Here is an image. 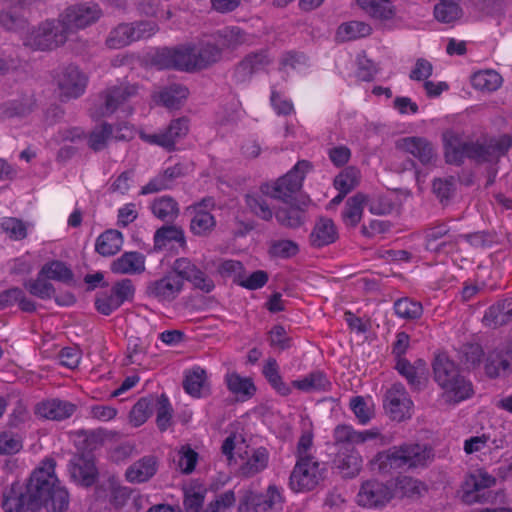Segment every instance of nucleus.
Returning a JSON list of instances; mask_svg holds the SVG:
<instances>
[{
  "instance_id": "25",
  "label": "nucleus",
  "mask_w": 512,
  "mask_h": 512,
  "mask_svg": "<svg viewBox=\"0 0 512 512\" xmlns=\"http://www.w3.org/2000/svg\"><path fill=\"white\" fill-rule=\"evenodd\" d=\"M334 462L345 477L356 476L362 467V457L355 446L340 447Z\"/></svg>"
},
{
  "instance_id": "61",
  "label": "nucleus",
  "mask_w": 512,
  "mask_h": 512,
  "mask_svg": "<svg viewBox=\"0 0 512 512\" xmlns=\"http://www.w3.org/2000/svg\"><path fill=\"white\" fill-rule=\"evenodd\" d=\"M205 494L206 491L203 489H186L183 500L185 512H200L204 504Z\"/></svg>"
},
{
  "instance_id": "52",
  "label": "nucleus",
  "mask_w": 512,
  "mask_h": 512,
  "mask_svg": "<svg viewBox=\"0 0 512 512\" xmlns=\"http://www.w3.org/2000/svg\"><path fill=\"white\" fill-rule=\"evenodd\" d=\"M245 201L249 211L256 217L264 221H270L273 218V211L263 195L248 194Z\"/></svg>"
},
{
  "instance_id": "54",
  "label": "nucleus",
  "mask_w": 512,
  "mask_h": 512,
  "mask_svg": "<svg viewBox=\"0 0 512 512\" xmlns=\"http://www.w3.org/2000/svg\"><path fill=\"white\" fill-rule=\"evenodd\" d=\"M461 15V7L453 1L440 0V2L434 7L435 18L443 23L453 22L459 19Z\"/></svg>"
},
{
  "instance_id": "50",
  "label": "nucleus",
  "mask_w": 512,
  "mask_h": 512,
  "mask_svg": "<svg viewBox=\"0 0 512 512\" xmlns=\"http://www.w3.org/2000/svg\"><path fill=\"white\" fill-rule=\"evenodd\" d=\"M329 385L330 382L327 377L320 371L312 372L301 380L292 381L293 387L305 392L311 390H326Z\"/></svg>"
},
{
  "instance_id": "24",
  "label": "nucleus",
  "mask_w": 512,
  "mask_h": 512,
  "mask_svg": "<svg viewBox=\"0 0 512 512\" xmlns=\"http://www.w3.org/2000/svg\"><path fill=\"white\" fill-rule=\"evenodd\" d=\"M281 502V493L275 485H269L266 493L250 492L245 497V504L250 505L254 512H274Z\"/></svg>"
},
{
  "instance_id": "28",
  "label": "nucleus",
  "mask_w": 512,
  "mask_h": 512,
  "mask_svg": "<svg viewBox=\"0 0 512 512\" xmlns=\"http://www.w3.org/2000/svg\"><path fill=\"white\" fill-rule=\"evenodd\" d=\"M512 320V298L503 299L491 305L485 312L482 322L489 328H497Z\"/></svg>"
},
{
  "instance_id": "26",
  "label": "nucleus",
  "mask_w": 512,
  "mask_h": 512,
  "mask_svg": "<svg viewBox=\"0 0 512 512\" xmlns=\"http://www.w3.org/2000/svg\"><path fill=\"white\" fill-rule=\"evenodd\" d=\"M337 239L338 230L333 220L326 217L319 218L310 234L311 245L321 248L334 243Z\"/></svg>"
},
{
  "instance_id": "31",
  "label": "nucleus",
  "mask_w": 512,
  "mask_h": 512,
  "mask_svg": "<svg viewBox=\"0 0 512 512\" xmlns=\"http://www.w3.org/2000/svg\"><path fill=\"white\" fill-rule=\"evenodd\" d=\"M289 207L279 208L275 217L280 225L288 228H297L303 224L304 208L307 201H296L288 203Z\"/></svg>"
},
{
  "instance_id": "10",
  "label": "nucleus",
  "mask_w": 512,
  "mask_h": 512,
  "mask_svg": "<svg viewBox=\"0 0 512 512\" xmlns=\"http://www.w3.org/2000/svg\"><path fill=\"white\" fill-rule=\"evenodd\" d=\"M53 78L62 100L80 97L85 92L88 80L86 75L73 64L59 67L55 70Z\"/></svg>"
},
{
  "instance_id": "15",
  "label": "nucleus",
  "mask_w": 512,
  "mask_h": 512,
  "mask_svg": "<svg viewBox=\"0 0 512 512\" xmlns=\"http://www.w3.org/2000/svg\"><path fill=\"white\" fill-rule=\"evenodd\" d=\"M189 131V120L186 117L174 119L168 127L159 133L148 134L140 132V138L145 142L174 150L176 141L187 135Z\"/></svg>"
},
{
  "instance_id": "1",
  "label": "nucleus",
  "mask_w": 512,
  "mask_h": 512,
  "mask_svg": "<svg viewBox=\"0 0 512 512\" xmlns=\"http://www.w3.org/2000/svg\"><path fill=\"white\" fill-rule=\"evenodd\" d=\"M444 140L445 160L453 165H461L465 158L478 164L497 163L512 147V136L508 134L476 141H463L460 136L450 132L444 134Z\"/></svg>"
},
{
  "instance_id": "2",
  "label": "nucleus",
  "mask_w": 512,
  "mask_h": 512,
  "mask_svg": "<svg viewBox=\"0 0 512 512\" xmlns=\"http://www.w3.org/2000/svg\"><path fill=\"white\" fill-rule=\"evenodd\" d=\"M432 448L418 443H405L379 452L373 464L381 473L397 469L425 467L433 460Z\"/></svg>"
},
{
  "instance_id": "11",
  "label": "nucleus",
  "mask_w": 512,
  "mask_h": 512,
  "mask_svg": "<svg viewBox=\"0 0 512 512\" xmlns=\"http://www.w3.org/2000/svg\"><path fill=\"white\" fill-rule=\"evenodd\" d=\"M157 65L164 69L196 72L194 46L164 48L155 57Z\"/></svg>"
},
{
  "instance_id": "63",
  "label": "nucleus",
  "mask_w": 512,
  "mask_h": 512,
  "mask_svg": "<svg viewBox=\"0 0 512 512\" xmlns=\"http://www.w3.org/2000/svg\"><path fill=\"white\" fill-rule=\"evenodd\" d=\"M152 413V403L147 398L139 399L130 411V421L135 426L142 425Z\"/></svg>"
},
{
  "instance_id": "14",
  "label": "nucleus",
  "mask_w": 512,
  "mask_h": 512,
  "mask_svg": "<svg viewBox=\"0 0 512 512\" xmlns=\"http://www.w3.org/2000/svg\"><path fill=\"white\" fill-rule=\"evenodd\" d=\"M138 85L121 83L108 87L101 93L103 106L99 116H109L120 108H124L133 98L138 95Z\"/></svg>"
},
{
  "instance_id": "44",
  "label": "nucleus",
  "mask_w": 512,
  "mask_h": 512,
  "mask_svg": "<svg viewBox=\"0 0 512 512\" xmlns=\"http://www.w3.org/2000/svg\"><path fill=\"white\" fill-rule=\"evenodd\" d=\"M134 28L131 24L122 23L111 30L106 39V44L109 48L119 49L129 45L135 41L133 35Z\"/></svg>"
},
{
  "instance_id": "38",
  "label": "nucleus",
  "mask_w": 512,
  "mask_h": 512,
  "mask_svg": "<svg viewBox=\"0 0 512 512\" xmlns=\"http://www.w3.org/2000/svg\"><path fill=\"white\" fill-rule=\"evenodd\" d=\"M221 48L215 43H205L200 48L194 46L196 71L206 69L221 58Z\"/></svg>"
},
{
  "instance_id": "45",
  "label": "nucleus",
  "mask_w": 512,
  "mask_h": 512,
  "mask_svg": "<svg viewBox=\"0 0 512 512\" xmlns=\"http://www.w3.org/2000/svg\"><path fill=\"white\" fill-rule=\"evenodd\" d=\"M24 287L31 295L43 300L55 297L56 291L53 284L49 282L48 278L41 275V270L39 271L37 278L26 281L24 283Z\"/></svg>"
},
{
  "instance_id": "64",
  "label": "nucleus",
  "mask_w": 512,
  "mask_h": 512,
  "mask_svg": "<svg viewBox=\"0 0 512 512\" xmlns=\"http://www.w3.org/2000/svg\"><path fill=\"white\" fill-rule=\"evenodd\" d=\"M178 459L174 461L177 462V466L182 473L190 474L195 469L198 454L189 446H184L177 454Z\"/></svg>"
},
{
  "instance_id": "27",
  "label": "nucleus",
  "mask_w": 512,
  "mask_h": 512,
  "mask_svg": "<svg viewBox=\"0 0 512 512\" xmlns=\"http://www.w3.org/2000/svg\"><path fill=\"white\" fill-rule=\"evenodd\" d=\"M157 469V458L154 455H147L129 466L126 478L131 483H144L156 474Z\"/></svg>"
},
{
  "instance_id": "6",
  "label": "nucleus",
  "mask_w": 512,
  "mask_h": 512,
  "mask_svg": "<svg viewBox=\"0 0 512 512\" xmlns=\"http://www.w3.org/2000/svg\"><path fill=\"white\" fill-rule=\"evenodd\" d=\"M312 168L311 162L300 160L284 176L278 178L272 185L263 184L260 190L262 194L269 195L284 203L306 201V198L300 195V191L306 173Z\"/></svg>"
},
{
  "instance_id": "8",
  "label": "nucleus",
  "mask_w": 512,
  "mask_h": 512,
  "mask_svg": "<svg viewBox=\"0 0 512 512\" xmlns=\"http://www.w3.org/2000/svg\"><path fill=\"white\" fill-rule=\"evenodd\" d=\"M496 478L484 469H478L470 474L462 485L461 500L468 505L487 503L492 493L487 489L496 485Z\"/></svg>"
},
{
  "instance_id": "47",
  "label": "nucleus",
  "mask_w": 512,
  "mask_h": 512,
  "mask_svg": "<svg viewBox=\"0 0 512 512\" xmlns=\"http://www.w3.org/2000/svg\"><path fill=\"white\" fill-rule=\"evenodd\" d=\"M394 311L402 319L416 320L422 316L423 307L420 302L405 297L395 301Z\"/></svg>"
},
{
  "instance_id": "33",
  "label": "nucleus",
  "mask_w": 512,
  "mask_h": 512,
  "mask_svg": "<svg viewBox=\"0 0 512 512\" xmlns=\"http://www.w3.org/2000/svg\"><path fill=\"white\" fill-rule=\"evenodd\" d=\"M366 200V196L362 193H357L347 199L341 213L342 220L347 227L354 228L359 224L363 216Z\"/></svg>"
},
{
  "instance_id": "9",
  "label": "nucleus",
  "mask_w": 512,
  "mask_h": 512,
  "mask_svg": "<svg viewBox=\"0 0 512 512\" xmlns=\"http://www.w3.org/2000/svg\"><path fill=\"white\" fill-rule=\"evenodd\" d=\"M102 16V10L96 3H79L67 7L60 15L68 34L77 32L96 23Z\"/></svg>"
},
{
  "instance_id": "62",
  "label": "nucleus",
  "mask_w": 512,
  "mask_h": 512,
  "mask_svg": "<svg viewBox=\"0 0 512 512\" xmlns=\"http://www.w3.org/2000/svg\"><path fill=\"white\" fill-rule=\"evenodd\" d=\"M299 252L297 243L292 240L274 241L269 249V253L273 257L287 259L295 256Z\"/></svg>"
},
{
  "instance_id": "20",
  "label": "nucleus",
  "mask_w": 512,
  "mask_h": 512,
  "mask_svg": "<svg viewBox=\"0 0 512 512\" xmlns=\"http://www.w3.org/2000/svg\"><path fill=\"white\" fill-rule=\"evenodd\" d=\"M271 62L272 59L265 50L250 53L235 67L233 79L236 83H244L250 80L254 73L265 69Z\"/></svg>"
},
{
  "instance_id": "57",
  "label": "nucleus",
  "mask_w": 512,
  "mask_h": 512,
  "mask_svg": "<svg viewBox=\"0 0 512 512\" xmlns=\"http://www.w3.org/2000/svg\"><path fill=\"white\" fill-rule=\"evenodd\" d=\"M0 229L12 240H22L27 236L26 224L14 217H5L0 220Z\"/></svg>"
},
{
  "instance_id": "4",
  "label": "nucleus",
  "mask_w": 512,
  "mask_h": 512,
  "mask_svg": "<svg viewBox=\"0 0 512 512\" xmlns=\"http://www.w3.org/2000/svg\"><path fill=\"white\" fill-rule=\"evenodd\" d=\"M56 461L53 458H45L41 462V466L35 469L39 472L40 480H44L40 490L41 507H45L48 512H66L69 507V493L67 489L60 485L55 475Z\"/></svg>"
},
{
  "instance_id": "22",
  "label": "nucleus",
  "mask_w": 512,
  "mask_h": 512,
  "mask_svg": "<svg viewBox=\"0 0 512 512\" xmlns=\"http://www.w3.org/2000/svg\"><path fill=\"white\" fill-rule=\"evenodd\" d=\"M71 478L85 487L92 486L98 476L94 458L91 455H76L69 464Z\"/></svg>"
},
{
  "instance_id": "21",
  "label": "nucleus",
  "mask_w": 512,
  "mask_h": 512,
  "mask_svg": "<svg viewBox=\"0 0 512 512\" xmlns=\"http://www.w3.org/2000/svg\"><path fill=\"white\" fill-rule=\"evenodd\" d=\"M379 437L381 433L377 428L357 431L351 425L339 424L333 430L334 444L340 447L355 446Z\"/></svg>"
},
{
  "instance_id": "41",
  "label": "nucleus",
  "mask_w": 512,
  "mask_h": 512,
  "mask_svg": "<svg viewBox=\"0 0 512 512\" xmlns=\"http://www.w3.org/2000/svg\"><path fill=\"white\" fill-rule=\"evenodd\" d=\"M471 83L478 90L491 92L501 86L502 77L494 70L478 71L472 75Z\"/></svg>"
},
{
  "instance_id": "13",
  "label": "nucleus",
  "mask_w": 512,
  "mask_h": 512,
  "mask_svg": "<svg viewBox=\"0 0 512 512\" xmlns=\"http://www.w3.org/2000/svg\"><path fill=\"white\" fill-rule=\"evenodd\" d=\"M171 270L173 273L177 274L183 282L185 280L190 282L195 289L210 293L215 288L212 278L189 258H177L173 262Z\"/></svg>"
},
{
  "instance_id": "19",
  "label": "nucleus",
  "mask_w": 512,
  "mask_h": 512,
  "mask_svg": "<svg viewBox=\"0 0 512 512\" xmlns=\"http://www.w3.org/2000/svg\"><path fill=\"white\" fill-rule=\"evenodd\" d=\"M397 149L411 154L423 165H433L437 153L431 142L422 137H405L397 141Z\"/></svg>"
},
{
  "instance_id": "17",
  "label": "nucleus",
  "mask_w": 512,
  "mask_h": 512,
  "mask_svg": "<svg viewBox=\"0 0 512 512\" xmlns=\"http://www.w3.org/2000/svg\"><path fill=\"white\" fill-rule=\"evenodd\" d=\"M183 288L182 279L171 270L160 279L150 281L146 286V294L159 302H172Z\"/></svg>"
},
{
  "instance_id": "48",
  "label": "nucleus",
  "mask_w": 512,
  "mask_h": 512,
  "mask_svg": "<svg viewBox=\"0 0 512 512\" xmlns=\"http://www.w3.org/2000/svg\"><path fill=\"white\" fill-rule=\"evenodd\" d=\"M371 33V27L361 21H350L343 23L338 27L337 36L342 41H350L360 37L368 36Z\"/></svg>"
},
{
  "instance_id": "59",
  "label": "nucleus",
  "mask_w": 512,
  "mask_h": 512,
  "mask_svg": "<svg viewBox=\"0 0 512 512\" xmlns=\"http://www.w3.org/2000/svg\"><path fill=\"white\" fill-rule=\"evenodd\" d=\"M116 432L109 431L104 428H97L93 430H82L79 435L84 437V441L86 445L90 449H95L98 446L104 444V442L108 439H112L116 436Z\"/></svg>"
},
{
  "instance_id": "5",
  "label": "nucleus",
  "mask_w": 512,
  "mask_h": 512,
  "mask_svg": "<svg viewBox=\"0 0 512 512\" xmlns=\"http://www.w3.org/2000/svg\"><path fill=\"white\" fill-rule=\"evenodd\" d=\"M38 474L39 472L33 471L25 488L19 482L4 487L1 507L5 512H36L39 510L40 485L45 483L44 480L36 477Z\"/></svg>"
},
{
  "instance_id": "53",
  "label": "nucleus",
  "mask_w": 512,
  "mask_h": 512,
  "mask_svg": "<svg viewBox=\"0 0 512 512\" xmlns=\"http://www.w3.org/2000/svg\"><path fill=\"white\" fill-rule=\"evenodd\" d=\"M206 379V372L200 367L193 368L185 374L183 388L193 397H199Z\"/></svg>"
},
{
  "instance_id": "37",
  "label": "nucleus",
  "mask_w": 512,
  "mask_h": 512,
  "mask_svg": "<svg viewBox=\"0 0 512 512\" xmlns=\"http://www.w3.org/2000/svg\"><path fill=\"white\" fill-rule=\"evenodd\" d=\"M122 243L121 232L111 229L103 232L97 238L95 249L102 256H112L121 249Z\"/></svg>"
},
{
  "instance_id": "18",
  "label": "nucleus",
  "mask_w": 512,
  "mask_h": 512,
  "mask_svg": "<svg viewBox=\"0 0 512 512\" xmlns=\"http://www.w3.org/2000/svg\"><path fill=\"white\" fill-rule=\"evenodd\" d=\"M393 497L391 489L384 483L371 479L365 481L358 492V504L363 507L385 506Z\"/></svg>"
},
{
  "instance_id": "39",
  "label": "nucleus",
  "mask_w": 512,
  "mask_h": 512,
  "mask_svg": "<svg viewBox=\"0 0 512 512\" xmlns=\"http://www.w3.org/2000/svg\"><path fill=\"white\" fill-rule=\"evenodd\" d=\"M41 275L49 280L59 281L65 284L73 282V271L62 261L53 260L44 264L41 268Z\"/></svg>"
},
{
  "instance_id": "12",
  "label": "nucleus",
  "mask_w": 512,
  "mask_h": 512,
  "mask_svg": "<svg viewBox=\"0 0 512 512\" xmlns=\"http://www.w3.org/2000/svg\"><path fill=\"white\" fill-rule=\"evenodd\" d=\"M384 407L394 421H404L411 418L413 402L401 383H395L385 394Z\"/></svg>"
},
{
  "instance_id": "16",
  "label": "nucleus",
  "mask_w": 512,
  "mask_h": 512,
  "mask_svg": "<svg viewBox=\"0 0 512 512\" xmlns=\"http://www.w3.org/2000/svg\"><path fill=\"white\" fill-rule=\"evenodd\" d=\"M68 32L62 21L41 23L33 34V43L39 50H52L63 45L68 39Z\"/></svg>"
},
{
  "instance_id": "36",
  "label": "nucleus",
  "mask_w": 512,
  "mask_h": 512,
  "mask_svg": "<svg viewBox=\"0 0 512 512\" xmlns=\"http://www.w3.org/2000/svg\"><path fill=\"white\" fill-rule=\"evenodd\" d=\"M114 132V125L108 122H102L95 126L87 136L88 147L94 151L99 152L104 150L109 140L112 139Z\"/></svg>"
},
{
  "instance_id": "7",
  "label": "nucleus",
  "mask_w": 512,
  "mask_h": 512,
  "mask_svg": "<svg viewBox=\"0 0 512 512\" xmlns=\"http://www.w3.org/2000/svg\"><path fill=\"white\" fill-rule=\"evenodd\" d=\"M327 465L317 458L296 460L289 485L295 492H310L320 486L327 476Z\"/></svg>"
},
{
  "instance_id": "3",
  "label": "nucleus",
  "mask_w": 512,
  "mask_h": 512,
  "mask_svg": "<svg viewBox=\"0 0 512 512\" xmlns=\"http://www.w3.org/2000/svg\"><path fill=\"white\" fill-rule=\"evenodd\" d=\"M434 380L446 397L458 403L473 394L472 384L461 375L458 366L446 354H438L433 362Z\"/></svg>"
},
{
  "instance_id": "35",
  "label": "nucleus",
  "mask_w": 512,
  "mask_h": 512,
  "mask_svg": "<svg viewBox=\"0 0 512 512\" xmlns=\"http://www.w3.org/2000/svg\"><path fill=\"white\" fill-rule=\"evenodd\" d=\"M172 241L177 242L182 248L186 246L183 229L175 225L162 226L154 234V249L162 250Z\"/></svg>"
},
{
  "instance_id": "34",
  "label": "nucleus",
  "mask_w": 512,
  "mask_h": 512,
  "mask_svg": "<svg viewBox=\"0 0 512 512\" xmlns=\"http://www.w3.org/2000/svg\"><path fill=\"white\" fill-rule=\"evenodd\" d=\"M269 462L268 450L259 447L253 450L251 456L239 467V475L250 478L265 470Z\"/></svg>"
},
{
  "instance_id": "49",
  "label": "nucleus",
  "mask_w": 512,
  "mask_h": 512,
  "mask_svg": "<svg viewBox=\"0 0 512 512\" xmlns=\"http://www.w3.org/2000/svg\"><path fill=\"white\" fill-rule=\"evenodd\" d=\"M357 2L373 18L387 20L394 15L392 6L381 0H357Z\"/></svg>"
},
{
  "instance_id": "29",
  "label": "nucleus",
  "mask_w": 512,
  "mask_h": 512,
  "mask_svg": "<svg viewBox=\"0 0 512 512\" xmlns=\"http://www.w3.org/2000/svg\"><path fill=\"white\" fill-rule=\"evenodd\" d=\"M145 270V256L140 252H125L111 264L116 274H140Z\"/></svg>"
},
{
  "instance_id": "51",
  "label": "nucleus",
  "mask_w": 512,
  "mask_h": 512,
  "mask_svg": "<svg viewBox=\"0 0 512 512\" xmlns=\"http://www.w3.org/2000/svg\"><path fill=\"white\" fill-rule=\"evenodd\" d=\"M360 180V172L355 167H347L340 172L334 179V186L339 192L348 194L353 190Z\"/></svg>"
},
{
  "instance_id": "55",
  "label": "nucleus",
  "mask_w": 512,
  "mask_h": 512,
  "mask_svg": "<svg viewBox=\"0 0 512 512\" xmlns=\"http://www.w3.org/2000/svg\"><path fill=\"white\" fill-rule=\"evenodd\" d=\"M349 406L358 423L361 425L368 424L375 416L373 405L369 404L362 396H355L351 398Z\"/></svg>"
},
{
  "instance_id": "56",
  "label": "nucleus",
  "mask_w": 512,
  "mask_h": 512,
  "mask_svg": "<svg viewBox=\"0 0 512 512\" xmlns=\"http://www.w3.org/2000/svg\"><path fill=\"white\" fill-rule=\"evenodd\" d=\"M509 367L510 361L508 357L502 351H493L486 359L485 372L490 378H496Z\"/></svg>"
},
{
  "instance_id": "58",
  "label": "nucleus",
  "mask_w": 512,
  "mask_h": 512,
  "mask_svg": "<svg viewBox=\"0 0 512 512\" xmlns=\"http://www.w3.org/2000/svg\"><path fill=\"white\" fill-rule=\"evenodd\" d=\"M216 45L223 49L235 48L243 42L244 35L238 28H225L215 34Z\"/></svg>"
},
{
  "instance_id": "23",
  "label": "nucleus",
  "mask_w": 512,
  "mask_h": 512,
  "mask_svg": "<svg viewBox=\"0 0 512 512\" xmlns=\"http://www.w3.org/2000/svg\"><path fill=\"white\" fill-rule=\"evenodd\" d=\"M76 409L75 404L55 398L37 403L34 411L41 418L61 421L71 417Z\"/></svg>"
},
{
  "instance_id": "40",
  "label": "nucleus",
  "mask_w": 512,
  "mask_h": 512,
  "mask_svg": "<svg viewBox=\"0 0 512 512\" xmlns=\"http://www.w3.org/2000/svg\"><path fill=\"white\" fill-rule=\"evenodd\" d=\"M151 210L155 217L162 221H172L179 214L178 203L170 196L154 199Z\"/></svg>"
},
{
  "instance_id": "43",
  "label": "nucleus",
  "mask_w": 512,
  "mask_h": 512,
  "mask_svg": "<svg viewBox=\"0 0 512 512\" xmlns=\"http://www.w3.org/2000/svg\"><path fill=\"white\" fill-rule=\"evenodd\" d=\"M263 375L269 384L282 396H288L291 388L286 384L279 374V367L274 358H269L263 367Z\"/></svg>"
},
{
  "instance_id": "42",
  "label": "nucleus",
  "mask_w": 512,
  "mask_h": 512,
  "mask_svg": "<svg viewBox=\"0 0 512 512\" xmlns=\"http://www.w3.org/2000/svg\"><path fill=\"white\" fill-rule=\"evenodd\" d=\"M225 381L230 392L240 395L245 399L251 398L256 392V387L252 380L250 378H243L237 373L227 374Z\"/></svg>"
},
{
  "instance_id": "32",
  "label": "nucleus",
  "mask_w": 512,
  "mask_h": 512,
  "mask_svg": "<svg viewBox=\"0 0 512 512\" xmlns=\"http://www.w3.org/2000/svg\"><path fill=\"white\" fill-rule=\"evenodd\" d=\"M37 106L33 93L25 94L0 108V114L5 118L25 117L32 113Z\"/></svg>"
},
{
  "instance_id": "60",
  "label": "nucleus",
  "mask_w": 512,
  "mask_h": 512,
  "mask_svg": "<svg viewBox=\"0 0 512 512\" xmlns=\"http://www.w3.org/2000/svg\"><path fill=\"white\" fill-rule=\"evenodd\" d=\"M172 412L173 409L171 407L168 397L165 394H162L157 399L156 407V423L161 431L166 430L170 425Z\"/></svg>"
},
{
  "instance_id": "46",
  "label": "nucleus",
  "mask_w": 512,
  "mask_h": 512,
  "mask_svg": "<svg viewBox=\"0 0 512 512\" xmlns=\"http://www.w3.org/2000/svg\"><path fill=\"white\" fill-rule=\"evenodd\" d=\"M188 89L181 84H173L159 93L161 103L169 109H177L182 101L187 98Z\"/></svg>"
},
{
  "instance_id": "30",
  "label": "nucleus",
  "mask_w": 512,
  "mask_h": 512,
  "mask_svg": "<svg viewBox=\"0 0 512 512\" xmlns=\"http://www.w3.org/2000/svg\"><path fill=\"white\" fill-rule=\"evenodd\" d=\"M206 201L207 200H203L201 203L194 206V215L190 221V231L196 236H207L216 226L214 216L204 210Z\"/></svg>"
}]
</instances>
